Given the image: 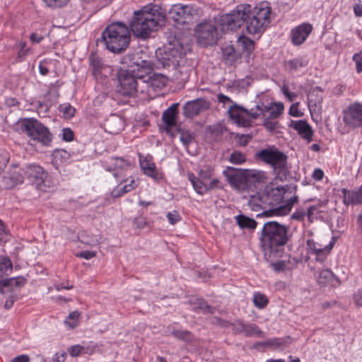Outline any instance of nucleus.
Wrapping results in <instances>:
<instances>
[{"label": "nucleus", "instance_id": "nucleus-1", "mask_svg": "<svg viewBox=\"0 0 362 362\" xmlns=\"http://www.w3.org/2000/svg\"><path fill=\"white\" fill-rule=\"evenodd\" d=\"M271 13L267 3H261L252 8L249 4H240L230 13L222 15L219 24L223 31H228L235 30L245 23L248 33L261 34L270 23Z\"/></svg>", "mask_w": 362, "mask_h": 362}, {"label": "nucleus", "instance_id": "nucleus-2", "mask_svg": "<svg viewBox=\"0 0 362 362\" xmlns=\"http://www.w3.org/2000/svg\"><path fill=\"white\" fill-rule=\"evenodd\" d=\"M296 189V186L288 185L267 187L263 192L258 193L257 197H252L248 205L252 211L263 210L257 217H270L280 214L281 211L288 213L293 204L298 202Z\"/></svg>", "mask_w": 362, "mask_h": 362}, {"label": "nucleus", "instance_id": "nucleus-3", "mask_svg": "<svg viewBox=\"0 0 362 362\" xmlns=\"http://www.w3.org/2000/svg\"><path fill=\"white\" fill-rule=\"evenodd\" d=\"M165 11L157 4H149L135 11L129 28L133 35L141 39H147L165 22Z\"/></svg>", "mask_w": 362, "mask_h": 362}, {"label": "nucleus", "instance_id": "nucleus-4", "mask_svg": "<svg viewBox=\"0 0 362 362\" xmlns=\"http://www.w3.org/2000/svg\"><path fill=\"white\" fill-rule=\"evenodd\" d=\"M290 237L288 226L277 221L264 223L259 237L264 257L267 259L280 257Z\"/></svg>", "mask_w": 362, "mask_h": 362}, {"label": "nucleus", "instance_id": "nucleus-5", "mask_svg": "<svg viewBox=\"0 0 362 362\" xmlns=\"http://www.w3.org/2000/svg\"><path fill=\"white\" fill-rule=\"evenodd\" d=\"M131 35L128 27L123 23L116 22L109 25L103 32L97 42L103 43L112 53L124 52L129 46Z\"/></svg>", "mask_w": 362, "mask_h": 362}, {"label": "nucleus", "instance_id": "nucleus-6", "mask_svg": "<svg viewBox=\"0 0 362 362\" xmlns=\"http://www.w3.org/2000/svg\"><path fill=\"white\" fill-rule=\"evenodd\" d=\"M185 54L186 48L179 40H173L166 45L163 51L156 52L159 65L174 71L173 76L177 79L182 73V68L179 66V63Z\"/></svg>", "mask_w": 362, "mask_h": 362}, {"label": "nucleus", "instance_id": "nucleus-7", "mask_svg": "<svg viewBox=\"0 0 362 362\" xmlns=\"http://www.w3.org/2000/svg\"><path fill=\"white\" fill-rule=\"evenodd\" d=\"M256 158L272 167L276 177L281 181L286 179L289 174L288 156L275 146H270L257 151Z\"/></svg>", "mask_w": 362, "mask_h": 362}, {"label": "nucleus", "instance_id": "nucleus-8", "mask_svg": "<svg viewBox=\"0 0 362 362\" xmlns=\"http://www.w3.org/2000/svg\"><path fill=\"white\" fill-rule=\"evenodd\" d=\"M269 107L262 105H257L255 108L247 110L236 103L228 108L229 117L238 127H247L251 126V119H256L260 115H264L269 110Z\"/></svg>", "mask_w": 362, "mask_h": 362}, {"label": "nucleus", "instance_id": "nucleus-9", "mask_svg": "<svg viewBox=\"0 0 362 362\" xmlns=\"http://www.w3.org/2000/svg\"><path fill=\"white\" fill-rule=\"evenodd\" d=\"M19 125L23 132L34 141L43 146H49L52 141V134L49 129L35 118L22 119Z\"/></svg>", "mask_w": 362, "mask_h": 362}, {"label": "nucleus", "instance_id": "nucleus-10", "mask_svg": "<svg viewBox=\"0 0 362 362\" xmlns=\"http://www.w3.org/2000/svg\"><path fill=\"white\" fill-rule=\"evenodd\" d=\"M117 81L116 91L122 95L134 97L136 93H146V85L141 83L134 74H129L127 71L119 70Z\"/></svg>", "mask_w": 362, "mask_h": 362}, {"label": "nucleus", "instance_id": "nucleus-11", "mask_svg": "<svg viewBox=\"0 0 362 362\" xmlns=\"http://www.w3.org/2000/svg\"><path fill=\"white\" fill-rule=\"evenodd\" d=\"M199 43L203 46L212 45L218 38L217 28L210 22L200 23L195 28Z\"/></svg>", "mask_w": 362, "mask_h": 362}, {"label": "nucleus", "instance_id": "nucleus-12", "mask_svg": "<svg viewBox=\"0 0 362 362\" xmlns=\"http://www.w3.org/2000/svg\"><path fill=\"white\" fill-rule=\"evenodd\" d=\"M25 176L23 169L17 165H13L8 169L0 179V187L10 189L23 182Z\"/></svg>", "mask_w": 362, "mask_h": 362}, {"label": "nucleus", "instance_id": "nucleus-13", "mask_svg": "<svg viewBox=\"0 0 362 362\" xmlns=\"http://www.w3.org/2000/svg\"><path fill=\"white\" fill-rule=\"evenodd\" d=\"M344 123L353 128L362 126V104L354 103L344 111Z\"/></svg>", "mask_w": 362, "mask_h": 362}, {"label": "nucleus", "instance_id": "nucleus-14", "mask_svg": "<svg viewBox=\"0 0 362 362\" xmlns=\"http://www.w3.org/2000/svg\"><path fill=\"white\" fill-rule=\"evenodd\" d=\"M209 108V102L204 98H197L187 102L183 107V114L188 118H192Z\"/></svg>", "mask_w": 362, "mask_h": 362}, {"label": "nucleus", "instance_id": "nucleus-15", "mask_svg": "<svg viewBox=\"0 0 362 362\" xmlns=\"http://www.w3.org/2000/svg\"><path fill=\"white\" fill-rule=\"evenodd\" d=\"M306 245L309 252L315 255V259L319 262H323L326 259L333 246V244L330 243L328 245H323L313 239L307 240Z\"/></svg>", "mask_w": 362, "mask_h": 362}, {"label": "nucleus", "instance_id": "nucleus-16", "mask_svg": "<svg viewBox=\"0 0 362 362\" xmlns=\"http://www.w3.org/2000/svg\"><path fill=\"white\" fill-rule=\"evenodd\" d=\"M139 163L141 169L146 175L155 180H160L163 178V173L156 169L151 156L147 155L145 157L139 156Z\"/></svg>", "mask_w": 362, "mask_h": 362}, {"label": "nucleus", "instance_id": "nucleus-17", "mask_svg": "<svg viewBox=\"0 0 362 362\" xmlns=\"http://www.w3.org/2000/svg\"><path fill=\"white\" fill-rule=\"evenodd\" d=\"M313 30L310 23H303L292 29L291 33V42L295 45L303 44Z\"/></svg>", "mask_w": 362, "mask_h": 362}, {"label": "nucleus", "instance_id": "nucleus-18", "mask_svg": "<svg viewBox=\"0 0 362 362\" xmlns=\"http://www.w3.org/2000/svg\"><path fill=\"white\" fill-rule=\"evenodd\" d=\"M241 54L232 45H226L221 47V60L228 66H236Z\"/></svg>", "mask_w": 362, "mask_h": 362}, {"label": "nucleus", "instance_id": "nucleus-19", "mask_svg": "<svg viewBox=\"0 0 362 362\" xmlns=\"http://www.w3.org/2000/svg\"><path fill=\"white\" fill-rule=\"evenodd\" d=\"M190 5L174 4L169 10V14L173 21L181 25H186L188 13L190 12Z\"/></svg>", "mask_w": 362, "mask_h": 362}, {"label": "nucleus", "instance_id": "nucleus-20", "mask_svg": "<svg viewBox=\"0 0 362 362\" xmlns=\"http://www.w3.org/2000/svg\"><path fill=\"white\" fill-rule=\"evenodd\" d=\"M90 66L92 69L93 75L98 78L101 76H107L111 69L105 65L102 59L96 54L92 53L89 57Z\"/></svg>", "mask_w": 362, "mask_h": 362}, {"label": "nucleus", "instance_id": "nucleus-21", "mask_svg": "<svg viewBox=\"0 0 362 362\" xmlns=\"http://www.w3.org/2000/svg\"><path fill=\"white\" fill-rule=\"evenodd\" d=\"M23 169V175L31 183H39L43 182L45 177V172L42 167L37 165L30 164L25 166Z\"/></svg>", "mask_w": 362, "mask_h": 362}, {"label": "nucleus", "instance_id": "nucleus-22", "mask_svg": "<svg viewBox=\"0 0 362 362\" xmlns=\"http://www.w3.org/2000/svg\"><path fill=\"white\" fill-rule=\"evenodd\" d=\"M179 103L172 104L165 110L162 115V119L165 125L167 133H170L171 129L176 126V117L178 114Z\"/></svg>", "mask_w": 362, "mask_h": 362}, {"label": "nucleus", "instance_id": "nucleus-23", "mask_svg": "<svg viewBox=\"0 0 362 362\" xmlns=\"http://www.w3.org/2000/svg\"><path fill=\"white\" fill-rule=\"evenodd\" d=\"M224 173L231 185L238 189H244L247 185L246 177L242 173L238 172L234 168L228 167Z\"/></svg>", "mask_w": 362, "mask_h": 362}, {"label": "nucleus", "instance_id": "nucleus-24", "mask_svg": "<svg viewBox=\"0 0 362 362\" xmlns=\"http://www.w3.org/2000/svg\"><path fill=\"white\" fill-rule=\"evenodd\" d=\"M233 329L238 333H243L245 336H252L259 334L262 332L255 324H245L242 321L236 320L230 323Z\"/></svg>", "mask_w": 362, "mask_h": 362}, {"label": "nucleus", "instance_id": "nucleus-25", "mask_svg": "<svg viewBox=\"0 0 362 362\" xmlns=\"http://www.w3.org/2000/svg\"><path fill=\"white\" fill-rule=\"evenodd\" d=\"M290 127L296 130L298 134L308 142L312 141L313 131L305 120L291 121Z\"/></svg>", "mask_w": 362, "mask_h": 362}, {"label": "nucleus", "instance_id": "nucleus-26", "mask_svg": "<svg viewBox=\"0 0 362 362\" xmlns=\"http://www.w3.org/2000/svg\"><path fill=\"white\" fill-rule=\"evenodd\" d=\"M153 64L151 61L143 60L139 63V66L135 68L134 75L136 78L141 83V81H146L150 74L153 72Z\"/></svg>", "mask_w": 362, "mask_h": 362}, {"label": "nucleus", "instance_id": "nucleus-27", "mask_svg": "<svg viewBox=\"0 0 362 362\" xmlns=\"http://www.w3.org/2000/svg\"><path fill=\"white\" fill-rule=\"evenodd\" d=\"M146 80L141 81L143 84L146 85V93L149 91V88H161L166 83V78L163 74H156L153 71Z\"/></svg>", "mask_w": 362, "mask_h": 362}, {"label": "nucleus", "instance_id": "nucleus-28", "mask_svg": "<svg viewBox=\"0 0 362 362\" xmlns=\"http://www.w3.org/2000/svg\"><path fill=\"white\" fill-rule=\"evenodd\" d=\"M141 61V59L138 57L136 54H127L120 59V63L123 66L119 70L127 71L129 74H134L135 68L139 66V63Z\"/></svg>", "mask_w": 362, "mask_h": 362}, {"label": "nucleus", "instance_id": "nucleus-29", "mask_svg": "<svg viewBox=\"0 0 362 362\" xmlns=\"http://www.w3.org/2000/svg\"><path fill=\"white\" fill-rule=\"evenodd\" d=\"M105 130L112 134H117L120 132L124 127L123 119L115 115H110L105 123Z\"/></svg>", "mask_w": 362, "mask_h": 362}, {"label": "nucleus", "instance_id": "nucleus-30", "mask_svg": "<svg viewBox=\"0 0 362 362\" xmlns=\"http://www.w3.org/2000/svg\"><path fill=\"white\" fill-rule=\"evenodd\" d=\"M343 194V202L345 205L358 204L362 203V188L361 186L357 191H349L343 188L341 189Z\"/></svg>", "mask_w": 362, "mask_h": 362}, {"label": "nucleus", "instance_id": "nucleus-31", "mask_svg": "<svg viewBox=\"0 0 362 362\" xmlns=\"http://www.w3.org/2000/svg\"><path fill=\"white\" fill-rule=\"evenodd\" d=\"M308 65V61L305 57H298L291 59L284 62V69L288 73H294L301 68H304Z\"/></svg>", "mask_w": 362, "mask_h": 362}, {"label": "nucleus", "instance_id": "nucleus-32", "mask_svg": "<svg viewBox=\"0 0 362 362\" xmlns=\"http://www.w3.org/2000/svg\"><path fill=\"white\" fill-rule=\"evenodd\" d=\"M317 281L320 285L323 286L329 285L330 284L335 286L334 281H338L332 272L328 269H322L318 272Z\"/></svg>", "mask_w": 362, "mask_h": 362}, {"label": "nucleus", "instance_id": "nucleus-33", "mask_svg": "<svg viewBox=\"0 0 362 362\" xmlns=\"http://www.w3.org/2000/svg\"><path fill=\"white\" fill-rule=\"evenodd\" d=\"M27 282V279L23 276L3 279L0 281V292L4 293L3 288H12L14 285L16 287H21Z\"/></svg>", "mask_w": 362, "mask_h": 362}, {"label": "nucleus", "instance_id": "nucleus-34", "mask_svg": "<svg viewBox=\"0 0 362 362\" xmlns=\"http://www.w3.org/2000/svg\"><path fill=\"white\" fill-rule=\"evenodd\" d=\"M239 227L242 229L253 230L256 228L257 223L253 218H249L245 215L239 214L235 217Z\"/></svg>", "mask_w": 362, "mask_h": 362}, {"label": "nucleus", "instance_id": "nucleus-35", "mask_svg": "<svg viewBox=\"0 0 362 362\" xmlns=\"http://www.w3.org/2000/svg\"><path fill=\"white\" fill-rule=\"evenodd\" d=\"M52 156V163L56 165H59L68 163L71 154L66 150L57 149L53 152Z\"/></svg>", "mask_w": 362, "mask_h": 362}, {"label": "nucleus", "instance_id": "nucleus-36", "mask_svg": "<svg viewBox=\"0 0 362 362\" xmlns=\"http://www.w3.org/2000/svg\"><path fill=\"white\" fill-rule=\"evenodd\" d=\"M188 179L191 182L196 192L199 194H204L208 192L206 184H205L200 178L195 177L193 173L188 174Z\"/></svg>", "mask_w": 362, "mask_h": 362}, {"label": "nucleus", "instance_id": "nucleus-37", "mask_svg": "<svg viewBox=\"0 0 362 362\" xmlns=\"http://www.w3.org/2000/svg\"><path fill=\"white\" fill-rule=\"evenodd\" d=\"M238 45L242 47L243 52L247 53V56L250 57V54L255 49V43L253 40L245 36H240L238 40Z\"/></svg>", "mask_w": 362, "mask_h": 362}, {"label": "nucleus", "instance_id": "nucleus-38", "mask_svg": "<svg viewBox=\"0 0 362 362\" xmlns=\"http://www.w3.org/2000/svg\"><path fill=\"white\" fill-rule=\"evenodd\" d=\"M317 90H313L308 94V100L309 105L314 106L320 105L322 102L323 95L320 89L317 88Z\"/></svg>", "mask_w": 362, "mask_h": 362}, {"label": "nucleus", "instance_id": "nucleus-39", "mask_svg": "<svg viewBox=\"0 0 362 362\" xmlns=\"http://www.w3.org/2000/svg\"><path fill=\"white\" fill-rule=\"evenodd\" d=\"M202 9L200 7L191 4L190 12L188 13V18L186 25H192L197 23L202 15Z\"/></svg>", "mask_w": 362, "mask_h": 362}, {"label": "nucleus", "instance_id": "nucleus-40", "mask_svg": "<svg viewBox=\"0 0 362 362\" xmlns=\"http://www.w3.org/2000/svg\"><path fill=\"white\" fill-rule=\"evenodd\" d=\"M195 306L194 310H201L204 313H214V308L206 303V302L202 298H195L194 302L190 300Z\"/></svg>", "mask_w": 362, "mask_h": 362}, {"label": "nucleus", "instance_id": "nucleus-41", "mask_svg": "<svg viewBox=\"0 0 362 362\" xmlns=\"http://www.w3.org/2000/svg\"><path fill=\"white\" fill-rule=\"evenodd\" d=\"M252 301L255 306L259 309H264L269 303L267 297L259 292L254 293Z\"/></svg>", "mask_w": 362, "mask_h": 362}, {"label": "nucleus", "instance_id": "nucleus-42", "mask_svg": "<svg viewBox=\"0 0 362 362\" xmlns=\"http://www.w3.org/2000/svg\"><path fill=\"white\" fill-rule=\"evenodd\" d=\"M12 270V263L8 257L0 258V281L4 275H8V271Z\"/></svg>", "mask_w": 362, "mask_h": 362}, {"label": "nucleus", "instance_id": "nucleus-43", "mask_svg": "<svg viewBox=\"0 0 362 362\" xmlns=\"http://www.w3.org/2000/svg\"><path fill=\"white\" fill-rule=\"evenodd\" d=\"M110 163L114 165L115 167L112 168L111 166L107 167L106 170L107 171H112L115 170L116 168H124V167L129 165V162L122 157H113L110 158Z\"/></svg>", "mask_w": 362, "mask_h": 362}, {"label": "nucleus", "instance_id": "nucleus-44", "mask_svg": "<svg viewBox=\"0 0 362 362\" xmlns=\"http://www.w3.org/2000/svg\"><path fill=\"white\" fill-rule=\"evenodd\" d=\"M269 110L266 112H269V116L267 117L270 119H276L279 117L284 111V105L282 103L275 104L274 107H269Z\"/></svg>", "mask_w": 362, "mask_h": 362}, {"label": "nucleus", "instance_id": "nucleus-45", "mask_svg": "<svg viewBox=\"0 0 362 362\" xmlns=\"http://www.w3.org/2000/svg\"><path fill=\"white\" fill-rule=\"evenodd\" d=\"M245 155L240 151H235L230 155L229 161L233 164L240 165L245 163Z\"/></svg>", "mask_w": 362, "mask_h": 362}, {"label": "nucleus", "instance_id": "nucleus-46", "mask_svg": "<svg viewBox=\"0 0 362 362\" xmlns=\"http://www.w3.org/2000/svg\"><path fill=\"white\" fill-rule=\"evenodd\" d=\"M172 334L177 339L189 342L192 340V334L186 330H174Z\"/></svg>", "mask_w": 362, "mask_h": 362}, {"label": "nucleus", "instance_id": "nucleus-47", "mask_svg": "<svg viewBox=\"0 0 362 362\" xmlns=\"http://www.w3.org/2000/svg\"><path fill=\"white\" fill-rule=\"evenodd\" d=\"M177 132L180 134V141L185 146H189L192 142L194 136L189 131L177 129Z\"/></svg>", "mask_w": 362, "mask_h": 362}, {"label": "nucleus", "instance_id": "nucleus-48", "mask_svg": "<svg viewBox=\"0 0 362 362\" xmlns=\"http://www.w3.org/2000/svg\"><path fill=\"white\" fill-rule=\"evenodd\" d=\"M132 189H134V186H132L131 185H124L122 187H117V188L114 189L111 192V196L113 198H118L122 194L129 192Z\"/></svg>", "mask_w": 362, "mask_h": 362}, {"label": "nucleus", "instance_id": "nucleus-49", "mask_svg": "<svg viewBox=\"0 0 362 362\" xmlns=\"http://www.w3.org/2000/svg\"><path fill=\"white\" fill-rule=\"evenodd\" d=\"M9 230L4 224V223L0 219V245L6 243L9 240Z\"/></svg>", "mask_w": 362, "mask_h": 362}, {"label": "nucleus", "instance_id": "nucleus-50", "mask_svg": "<svg viewBox=\"0 0 362 362\" xmlns=\"http://www.w3.org/2000/svg\"><path fill=\"white\" fill-rule=\"evenodd\" d=\"M247 176L253 179L257 182H264L267 180L266 173L264 171H251L247 173Z\"/></svg>", "mask_w": 362, "mask_h": 362}, {"label": "nucleus", "instance_id": "nucleus-51", "mask_svg": "<svg viewBox=\"0 0 362 362\" xmlns=\"http://www.w3.org/2000/svg\"><path fill=\"white\" fill-rule=\"evenodd\" d=\"M47 7L52 8H62L68 4L70 0H42Z\"/></svg>", "mask_w": 362, "mask_h": 362}, {"label": "nucleus", "instance_id": "nucleus-52", "mask_svg": "<svg viewBox=\"0 0 362 362\" xmlns=\"http://www.w3.org/2000/svg\"><path fill=\"white\" fill-rule=\"evenodd\" d=\"M59 111L62 112L66 117H71L75 113V108L70 104H62L59 106Z\"/></svg>", "mask_w": 362, "mask_h": 362}, {"label": "nucleus", "instance_id": "nucleus-53", "mask_svg": "<svg viewBox=\"0 0 362 362\" xmlns=\"http://www.w3.org/2000/svg\"><path fill=\"white\" fill-rule=\"evenodd\" d=\"M68 351L69 354L73 357L78 356L81 354L88 353L87 349L81 345L72 346L68 349Z\"/></svg>", "mask_w": 362, "mask_h": 362}, {"label": "nucleus", "instance_id": "nucleus-54", "mask_svg": "<svg viewBox=\"0 0 362 362\" xmlns=\"http://www.w3.org/2000/svg\"><path fill=\"white\" fill-rule=\"evenodd\" d=\"M287 344V340L281 338H276L272 339H269L265 341V344L269 346H272L274 348H279L283 346H285Z\"/></svg>", "mask_w": 362, "mask_h": 362}, {"label": "nucleus", "instance_id": "nucleus-55", "mask_svg": "<svg viewBox=\"0 0 362 362\" xmlns=\"http://www.w3.org/2000/svg\"><path fill=\"white\" fill-rule=\"evenodd\" d=\"M79 317V313L77 311H74L69 313L65 323L70 327L74 328L77 325V319Z\"/></svg>", "mask_w": 362, "mask_h": 362}, {"label": "nucleus", "instance_id": "nucleus-56", "mask_svg": "<svg viewBox=\"0 0 362 362\" xmlns=\"http://www.w3.org/2000/svg\"><path fill=\"white\" fill-rule=\"evenodd\" d=\"M236 143L240 146H245L247 145L249 141L252 139V135L250 134H236Z\"/></svg>", "mask_w": 362, "mask_h": 362}, {"label": "nucleus", "instance_id": "nucleus-57", "mask_svg": "<svg viewBox=\"0 0 362 362\" xmlns=\"http://www.w3.org/2000/svg\"><path fill=\"white\" fill-rule=\"evenodd\" d=\"M166 216L168 220V222L172 225H175L181 221V216L180 214L178 213L177 211L175 210L172 212H168Z\"/></svg>", "mask_w": 362, "mask_h": 362}, {"label": "nucleus", "instance_id": "nucleus-58", "mask_svg": "<svg viewBox=\"0 0 362 362\" xmlns=\"http://www.w3.org/2000/svg\"><path fill=\"white\" fill-rule=\"evenodd\" d=\"M277 124L278 122H274L269 117H265L263 122V126L271 132L276 129Z\"/></svg>", "mask_w": 362, "mask_h": 362}, {"label": "nucleus", "instance_id": "nucleus-59", "mask_svg": "<svg viewBox=\"0 0 362 362\" xmlns=\"http://www.w3.org/2000/svg\"><path fill=\"white\" fill-rule=\"evenodd\" d=\"M74 134L70 128L62 129V139L66 141H71L74 139Z\"/></svg>", "mask_w": 362, "mask_h": 362}, {"label": "nucleus", "instance_id": "nucleus-60", "mask_svg": "<svg viewBox=\"0 0 362 362\" xmlns=\"http://www.w3.org/2000/svg\"><path fill=\"white\" fill-rule=\"evenodd\" d=\"M133 224L137 228H144L146 225V218L141 216L136 217L133 221Z\"/></svg>", "mask_w": 362, "mask_h": 362}, {"label": "nucleus", "instance_id": "nucleus-61", "mask_svg": "<svg viewBox=\"0 0 362 362\" xmlns=\"http://www.w3.org/2000/svg\"><path fill=\"white\" fill-rule=\"evenodd\" d=\"M353 60L356 62V70L358 73L362 71V51L353 56Z\"/></svg>", "mask_w": 362, "mask_h": 362}, {"label": "nucleus", "instance_id": "nucleus-62", "mask_svg": "<svg viewBox=\"0 0 362 362\" xmlns=\"http://www.w3.org/2000/svg\"><path fill=\"white\" fill-rule=\"evenodd\" d=\"M271 265L276 272H281L287 269L286 264L284 261H277L276 262H272Z\"/></svg>", "mask_w": 362, "mask_h": 362}, {"label": "nucleus", "instance_id": "nucleus-63", "mask_svg": "<svg viewBox=\"0 0 362 362\" xmlns=\"http://www.w3.org/2000/svg\"><path fill=\"white\" fill-rule=\"evenodd\" d=\"M306 215L304 210H297L291 215V218L296 221H303Z\"/></svg>", "mask_w": 362, "mask_h": 362}, {"label": "nucleus", "instance_id": "nucleus-64", "mask_svg": "<svg viewBox=\"0 0 362 362\" xmlns=\"http://www.w3.org/2000/svg\"><path fill=\"white\" fill-rule=\"evenodd\" d=\"M30 358L28 355L21 354L16 356L13 359L10 360L8 362H30Z\"/></svg>", "mask_w": 362, "mask_h": 362}]
</instances>
